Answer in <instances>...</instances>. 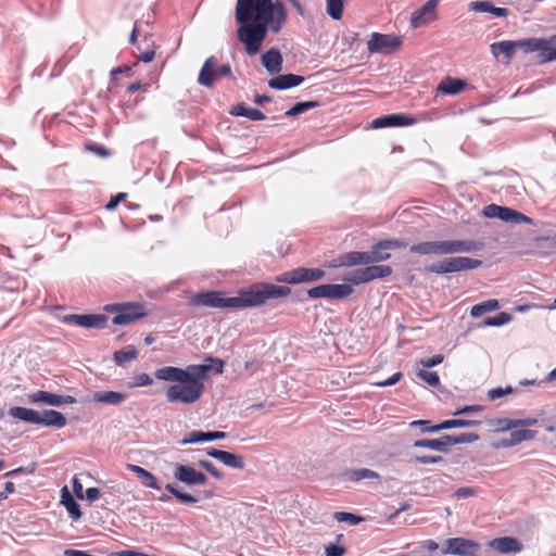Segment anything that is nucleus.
<instances>
[{
    "mask_svg": "<svg viewBox=\"0 0 556 556\" xmlns=\"http://www.w3.org/2000/svg\"><path fill=\"white\" fill-rule=\"evenodd\" d=\"M318 105V102L316 101H305V102H299L295 105H293L290 110H288L285 114L286 116H298L307 110L314 109Z\"/></svg>",
    "mask_w": 556,
    "mask_h": 556,
    "instance_id": "44",
    "label": "nucleus"
},
{
    "mask_svg": "<svg viewBox=\"0 0 556 556\" xmlns=\"http://www.w3.org/2000/svg\"><path fill=\"white\" fill-rule=\"evenodd\" d=\"M72 484H73V492H74L75 496L79 500H85V495H84L85 492L83 489V484L80 483V481L77 477L73 478Z\"/></svg>",
    "mask_w": 556,
    "mask_h": 556,
    "instance_id": "59",
    "label": "nucleus"
},
{
    "mask_svg": "<svg viewBox=\"0 0 556 556\" xmlns=\"http://www.w3.org/2000/svg\"><path fill=\"white\" fill-rule=\"evenodd\" d=\"M443 458L441 456H416L414 462L417 464H438L441 463Z\"/></svg>",
    "mask_w": 556,
    "mask_h": 556,
    "instance_id": "58",
    "label": "nucleus"
},
{
    "mask_svg": "<svg viewBox=\"0 0 556 556\" xmlns=\"http://www.w3.org/2000/svg\"><path fill=\"white\" fill-rule=\"evenodd\" d=\"M288 21L280 0H245V53L255 54L268 33L278 34Z\"/></svg>",
    "mask_w": 556,
    "mask_h": 556,
    "instance_id": "2",
    "label": "nucleus"
},
{
    "mask_svg": "<svg viewBox=\"0 0 556 556\" xmlns=\"http://www.w3.org/2000/svg\"><path fill=\"white\" fill-rule=\"evenodd\" d=\"M344 0H326V12L333 20L343 15Z\"/></svg>",
    "mask_w": 556,
    "mask_h": 556,
    "instance_id": "37",
    "label": "nucleus"
},
{
    "mask_svg": "<svg viewBox=\"0 0 556 556\" xmlns=\"http://www.w3.org/2000/svg\"><path fill=\"white\" fill-rule=\"evenodd\" d=\"M165 490L177 497L180 502L187 504H193L198 502V498L189 493L179 491L174 484L168 483L165 485Z\"/></svg>",
    "mask_w": 556,
    "mask_h": 556,
    "instance_id": "43",
    "label": "nucleus"
},
{
    "mask_svg": "<svg viewBox=\"0 0 556 556\" xmlns=\"http://www.w3.org/2000/svg\"><path fill=\"white\" fill-rule=\"evenodd\" d=\"M206 442L205 432L203 431H191L189 432L182 440L181 444H192V443H201Z\"/></svg>",
    "mask_w": 556,
    "mask_h": 556,
    "instance_id": "52",
    "label": "nucleus"
},
{
    "mask_svg": "<svg viewBox=\"0 0 556 556\" xmlns=\"http://www.w3.org/2000/svg\"><path fill=\"white\" fill-rule=\"evenodd\" d=\"M448 447L456 444L472 443L479 440V435L476 433H459V434H446Z\"/></svg>",
    "mask_w": 556,
    "mask_h": 556,
    "instance_id": "38",
    "label": "nucleus"
},
{
    "mask_svg": "<svg viewBox=\"0 0 556 556\" xmlns=\"http://www.w3.org/2000/svg\"><path fill=\"white\" fill-rule=\"evenodd\" d=\"M38 414H39V412H37L35 409L21 407V406H14L9 409V415L11 417L22 420V421L33 424V425H37Z\"/></svg>",
    "mask_w": 556,
    "mask_h": 556,
    "instance_id": "26",
    "label": "nucleus"
},
{
    "mask_svg": "<svg viewBox=\"0 0 556 556\" xmlns=\"http://www.w3.org/2000/svg\"><path fill=\"white\" fill-rule=\"evenodd\" d=\"M126 198V193H118L115 198H112L110 202L105 205V208L111 211L114 210L117 204Z\"/></svg>",
    "mask_w": 556,
    "mask_h": 556,
    "instance_id": "64",
    "label": "nucleus"
},
{
    "mask_svg": "<svg viewBox=\"0 0 556 556\" xmlns=\"http://www.w3.org/2000/svg\"><path fill=\"white\" fill-rule=\"evenodd\" d=\"M402 46V38L391 34L372 33L367 41V49L370 53L390 54Z\"/></svg>",
    "mask_w": 556,
    "mask_h": 556,
    "instance_id": "8",
    "label": "nucleus"
},
{
    "mask_svg": "<svg viewBox=\"0 0 556 556\" xmlns=\"http://www.w3.org/2000/svg\"><path fill=\"white\" fill-rule=\"evenodd\" d=\"M343 280L346 281V282L354 283V285H361V283L369 282V278H368V275H367L366 267L357 269V270H354V271L348 274L343 278Z\"/></svg>",
    "mask_w": 556,
    "mask_h": 556,
    "instance_id": "42",
    "label": "nucleus"
},
{
    "mask_svg": "<svg viewBox=\"0 0 556 556\" xmlns=\"http://www.w3.org/2000/svg\"><path fill=\"white\" fill-rule=\"evenodd\" d=\"M417 376L431 387H437L440 383V378L435 371H428L426 368H419Z\"/></svg>",
    "mask_w": 556,
    "mask_h": 556,
    "instance_id": "47",
    "label": "nucleus"
},
{
    "mask_svg": "<svg viewBox=\"0 0 556 556\" xmlns=\"http://www.w3.org/2000/svg\"><path fill=\"white\" fill-rule=\"evenodd\" d=\"M105 309L109 312H116V315L113 317L112 323L114 325L122 326L131 324L135 320L147 315L144 307L137 303L106 305Z\"/></svg>",
    "mask_w": 556,
    "mask_h": 556,
    "instance_id": "7",
    "label": "nucleus"
},
{
    "mask_svg": "<svg viewBox=\"0 0 556 556\" xmlns=\"http://www.w3.org/2000/svg\"><path fill=\"white\" fill-rule=\"evenodd\" d=\"M218 460H220L223 464H225L226 466H229L231 468L242 467L241 457L238 455H235L232 453H229V452L224 451Z\"/></svg>",
    "mask_w": 556,
    "mask_h": 556,
    "instance_id": "49",
    "label": "nucleus"
},
{
    "mask_svg": "<svg viewBox=\"0 0 556 556\" xmlns=\"http://www.w3.org/2000/svg\"><path fill=\"white\" fill-rule=\"evenodd\" d=\"M482 244L473 240L424 241L413 244L409 251L420 255H447L478 251Z\"/></svg>",
    "mask_w": 556,
    "mask_h": 556,
    "instance_id": "3",
    "label": "nucleus"
},
{
    "mask_svg": "<svg viewBox=\"0 0 556 556\" xmlns=\"http://www.w3.org/2000/svg\"><path fill=\"white\" fill-rule=\"evenodd\" d=\"M92 400L98 403L119 405L126 400V394L115 391H97L93 393Z\"/></svg>",
    "mask_w": 556,
    "mask_h": 556,
    "instance_id": "24",
    "label": "nucleus"
},
{
    "mask_svg": "<svg viewBox=\"0 0 556 556\" xmlns=\"http://www.w3.org/2000/svg\"><path fill=\"white\" fill-rule=\"evenodd\" d=\"M482 265L480 260L467 256H454L444 258L426 267V270L432 274L443 275L463 270L476 269Z\"/></svg>",
    "mask_w": 556,
    "mask_h": 556,
    "instance_id": "6",
    "label": "nucleus"
},
{
    "mask_svg": "<svg viewBox=\"0 0 556 556\" xmlns=\"http://www.w3.org/2000/svg\"><path fill=\"white\" fill-rule=\"evenodd\" d=\"M511 316L508 313L502 312L493 317H488L482 321V327H498L506 325L510 321Z\"/></svg>",
    "mask_w": 556,
    "mask_h": 556,
    "instance_id": "41",
    "label": "nucleus"
},
{
    "mask_svg": "<svg viewBox=\"0 0 556 556\" xmlns=\"http://www.w3.org/2000/svg\"><path fill=\"white\" fill-rule=\"evenodd\" d=\"M369 281L391 275L392 269L388 265H371L366 267Z\"/></svg>",
    "mask_w": 556,
    "mask_h": 556,
    "instance_id": "39",
    "label": "nucleus"
},
{
    "mask_svg": "<svg viewBox=\"0 0 556 556\" xmlns=\"http://www.w3.org/2000/svg\"><path fill=\"white\" fill-rule=\"evenodd\" d=\"M127 468L134 472L139 479L143 486L160 490L161 485L159 484L156 478L144 468L138 466V465H131L129 464Z\"/></svg>",
    "mask_w": 556,
    "mask_h": 556,
    "instance_id": "22",
    "label": "nucleus"
},
{
    "mask_svg": "<svg viewBox=\"0 0 556 556\" xmlns=\"http://www.w3.org/2000/svg\"><path fill=\"white\" fill-rule=\"evenodd\" d=\"M236 21L239 25L237 29V38L240 42H243V0H237Z\"/></svg>",
    "mask_w": 556,
    "mask_h": 556,
    "instance_id": "48",
    "label": "nucleus"
},
{
    "mask_svg": "<svg viewBox=\"0 0 556 556\" xmlns=\"http://www.w3.org/2000/svg\"><path fill=\"white\" fill-rule=\"evenodd\" d=\"M138 352L134 345H127L123 350L116 351L114 353V361L117 365H125L127 362L134 361L137 358Z\"/></svg>",
    "mask_w": 556,
    "mask_h": 556,
    "instance_id": "35",
    "label": "nucleus"
},
{
    "mask_svg": "<svg viewBox=\"0 0 556 556\" xmlns=\"http://www.w3.org/2000/svg\"><path fill=\"white\" fill-rule=\"evenodd\" d=\"M334 518L339 522H349L353 526L358 525L361 521H363L362 517L345 511L336 513Z\"/></svg>",
    "mask_w": 556,
    "mask_h": 556,
    "instance_id": "51",
    "label": "nucleus"
},
{
    "mask_svg": "<svg viewBox=\"0 0 556 556\" xmlns=\"http://www.w3.org/2000/svg\"><path fill=\"white\" fill-rule=\"evenodd\" d=\"M245 118H250L252 121H262L265 118V115L260 110L245 108Z\"/></svg>",
    "mask_w": 556,
    "mask_h": 556,
    "instance_id": "60",
    "label": "nucleus"
},
{
    "mask_svg": "<svg viewBox=\"0 0 556 556\" xmlns=\"http://www.w3.org/2000/svg\"><path fill=\"white\" fill-rule=\"evenodd\" d=\"M498 306L500 305H498L497 300H494V299L486 300L479 304L473 305L470 309V315L473 318H478V317L482 316L484 313L496 311L498 308Z\"/></svg>",
    "mask_w": 556,
    "mask_h": 556,
    "instance_id": "34",
    "label": "nucleus"
},
{
    "mask_svg": "<svg viewBox=\"0 0 556 556\" xmlns=\"http://www.w3.org/2000/svg\"><path fill=\"white\" fill-rule=\"evenodd\" d=\"M446 439H447V437L445 434L439 439L417 440L414 442L413 446L414 447H425V448L446 453L450 450L448 442Z\"/></svg>",
    "mask_w": 556,
    "mask_h": 556,
    "instance_id": "25",
    "label": "nucleus"
},
{
    "mask_svg": "<svg viewBox=\"0 0 556 556\" xmlns=\"http://www.w3.org/2000/svg\"><path fill=\"white\" fill-rule=\"evenodd\" d=\"M353 288L348 283L341 285H320L314 287L307 291V295L309 299H344L352 294Z\"/></svg>",
    "mask_w": 556,
    "mask_h": 556,
    "instance_id": "11",
    "label": "nucleus"
},
{
    "mask_svg": "<svg viewBox=\"0 0 556 556\" xmlns=\"http://www.w3.org/2000/svg\"><path fill=\"white\" fill-rule=\"evenodd\" d=\"M552 60H556V36L549 40L545 39V45H543L542 61Z\"/></svg>",
    "mask_w": 556,
    "mask_h": 556,
    "instance_id": "46",
    "label": "nucleus"
},
{
    "mask_svg": "<svg viewBox=\"0 0 556 556\" xmlns=\"http://www.w3.org/2000/svg\"><path fill=\"white\" fill-rule=\"evenodd\" d=\"M369 264L367 252L353 251L340 257L339 266H355Z\"/></svg>",
    "mask_w": 556,
    "mask_h": 556,
    "instance_id": "28",
    "label": "nucleus"
},
{
    "mask_svg": "<svg viewBox=\"0 0 556 556\" xmlns=\"http://www.w3.org/2000/svg\"><path fill=\"white\" fill-rule=\"evenodd\" d=\"M536 435V432L533 430L528 429H521V430H515L510 433V443L514 445L520 444L523 441H530L533 440Z\"/></svg>",
    "mask_w": 556,
    "mask_h": 556,
    "instance_id": "40",
    "label": "nucleus"
},
{
    "mask_svg": "<svg viewBox=\"0 0 556 556\" xmlns=\"http://www.w3.org/2000/svg\"><path fill=\"white\" fill-rule=\"evenodd\" d=\"M261 61L269 74H277L282 70V54L276 48H271L263 53Z\"/></svg>",
    "mask_w": 556,
    "mask_h": 556,
    "instance_id": "18",
    "label": "nucleus"
},
{
    "mask_svg": "<svg viewBox=\"0 0 556 556\" xmlns=\"http://www.w3.org/2000/svg\"><path fill=\"white\" fill-rule=\"evenodd\" d=\"M407 243L402 240L391 239V240H383L382 247L388 248V250H394V249H401L405 248Z\"/></svg>",
    "mask_w": 556,
    "mask_h": 556,
    "instance_id": "61",
    "label": "nucleus"
},
{
    "mask_svg": "<svg viewBox=\"0 0 556 556\" xmlns=\"http://www.w3.org/2000/svg\"><path fill=\"white\" fill-rule=\"evenodd\" d=\"M470 10L475 12H488L498 17L508 15V10L505 8H497L489 1H475L470 3Z\"/></svg>",
    "mask_w": 556,
    "mask_h": 556,
    "instance_id": "27",
    "label": "nucleus"
},
{
    "mask_svg": "<svg viewBox=\"0 0 556 556\" xmlns=\"http://www.w3.org/2000/svg\"><path fill=\"white\" fill-rule=\"evenodd\" d=\"M153 383V379L148 374H139L134 378V384L136 387H148Z\"/></svg>",
    "mask_w": 556,
    "mask_h": 556,
    "instance_id": "56",
    "label": "nucleus"
},
{
    "mask_svg": "<svg viewBox=\"0 0 556 556\" xmlns=\"http://www.w3.org/2000/svg\"><path fill=\"white\" fill-rule=\"evenodd\" d=\"M414 118L403 114H391L378 117L372 122L374 128L392 127V126H408L414 123Z\"/></svg>",
    "mask_w": 556,
    "mask_h": 556,
    "instance_id": "20",
    "label": "nucleus"
},
{
    "mask_svg": "<svg viewBox=\"0 0 556 556\" xmlns=\"http://www.w3.org/2000/svg\"><path fill=\"white\" fill-rule=\"evenodd\" d=\"M481 422L478 420H469V419H450L444 421V427L447 429L452 428H464V427H473L478 426Z\"/></svg>",
    "mask_w": 556,
    "mask_h": 556,
    "instance_id": "50",
    "label": "nucleus"
},
{
    "mask_svg": "<svg viewBox=\"0 0 556 556\" xmlns=\"http://www.w3.org/2000/svg\"><path fill=\"white\" fill-rule=\"evenodd\" d=\"M345 478L350 481L357 482L364 479H378L379 475L371 469L361 468L345 472Z\"/></svg>",
    "mask_w": 556,
    "mask_h": 556,
    "instance_id": "36",
    "label": "nucleus"
},
{
    "mask_svg": "<svg viewBox=\"0 0 556 556\" xmlns=\"http://www.w3.org/2000/svg\"><path fill=\"white\" fill-rule=\"evenodd\" d=\"M84 495H85V500L93 502L99 498L100 490L98 488H88Z\"/></svg>",
    "mask_w": 556,
    "mask_h": 556,
    "instance_id": "63",
    "label": "nucleus"
},
{
    "mask_svg": "<svg viewBox=\"0 0 556 556\" xmlns=\"http://www.w3.org/2000/svg\"><path fill=\"white\" fill-rule=\"evenodd\" d=\"M190 304L208 308H235L243 306V298L241 292L239 296L227 298L219 291H202L190 298Z\"/></svg>",
    "mask_w": 556,
    "mask_h": 556,
    "instance_id": "4",
    "label": "nucleus"
},
{
    "mask_svg": "<svg viewBox=\"0 0 556 556\" xmlns=\"http://www.w3.org/2000/svg\"><path fill=\"white\" fill-rule=\"evenodd\" d=\"M291 289L271 283H256L245 290V307L263 305L268 299L287 296Z\"/></svg>",
    "mask_w": 556,
    "mask_h": 556,
    "instance_id": "5",
    "label": "nucleus"
},
{
    "mask_svg": "<svg viewBox=\"0 0 556 556\" xmlns=\"http://www.w3.org/2000/svg\"><path fill=\"white\" fill-rule=\"evenodd\" d=\"M108 317L101 314L81 315L79 326L85 328L102 329L106 326Z\"/></svg>",
    "mask_w": 556,
    "mask_h": 556,
    "instance_id": "31",
    "label": "nucleus"
},
{
    "mask_svg": "<svg viewBox=\"0 0 556 556\" xmlns=\"http://www.w3.org/2000/svg\"><path fill=\"white\" fill-rule=\"evenodd\" d=\"M67 424L66 417L54 409H45L38 414L37 425L43 427H53L56 429L64 428Z\"/></svg>",
    "mask_w": 556,
    "mask_h": 556,
    "instance_id": "17",
    "label": "nucleus"
},
{
    "mask_svg": "<svg viewBox=\"0 0 556 556\" xmlns=\"http://www.w3.org/2000/svg\"><path fill=\"white\" fill-rule=\"evenodd\" d=\"M491 425L497 432H504L517 428L516 419L511 418H498L492 420Z\"/></svg>",
    "mask_w": 556,
    "mask_h": 556,
    "instance_id": "45",
    "label": "nucleus"
},
{
    "mask_svg": "<svg viewBox=\"0 0 556 556\" xmlns=\"http://www.w3.org/2000/svg\"><path fill=\"white\" fill-rule=\"evenodd\" d=\"M513 388L511 387H506V388H494V389H491L488 391V396L490 400L492 401H495V400H498L501 399L502 396L506 395V394H510L513 393Z\"/></svg>",
    "mask_w": 556,
    "mask_h": 556,
    "instance_id": "53",
    "label": "nucleus"
},
{
    "mask_svg": "<svg viewBox=\"0 0 556 556\" xmlns=\"http://www.w3.org/2000/svg\"><path fill=\"white\" fill-rule=\"evenodd\" d=\"M205 470L211 472L215 478H220L219 471L215 468V466L208 460H200L199 463Z\"/></svg>",
    "mask_w": 556,
    "mask_h": 556,
    "instance_id": "62",
    "label": "nucleus"
},
{
    "mask_svg": "<svg viewBox=\"0 0 556 556\" xmlns=\"http://www.w3.org/2000/svg\"><path fill=\"white\" fill-rule=\"evenodd\" d=\"M465 83L456 78H446L442 80L438 86V91L444 94H457L463 91Z\"/></svg>",
    "mask_w": 556,
    "mask_h": 556,
    "instance_id": "30",
    "label": "nucleus"
},
{
    "mask_svg": "<svg viewBox=\"0 0 556 556\" xmlns=\"http://www.w3.org/2000/svg\"><path fill=\"white\" fill-rule=\"evenodd\" d=\"M478 495V489L470 486H463L455 490L453 496L456 498H466Z\"/></svg>",
    "mask_w": 556,
    "mask_h": 556,
    "instance_id": "54",
    "label": "nucleus"
},
{
    "mask_svg": "<svg viewBox=\"0 0 556 556\" xmlns=\"http://www.w3.org/2000/svg\"><path fill=\"white\" fill-rule=\"evenodd\" d=\"M439 2L440 0H428L421 8L415 10L410 15V26L419 28L437 21Z\"/></svg>",
    "mask_w": 556,
    "mask_h": 556,
    "instance_id": "14",
    "label": "nucleus"
},
{
    "mask_svg": "<svg viewBox=\"0 0 556 556\" xmlns=\"http://www.w3.org/2000/svg\"><path fill=\"white\" fill-rule=\"evenodd\" d=\"M517 50L516 40H504L498 42H493L490 46V51L495 59H500L503 54L505 58V63L508 64L513 59L515 52Z\"/></svg>",
    "mask_w": 556,
    "mask_h": 556,
    "instance_id": "19",
    "label": "nucleus"
},
{
    "mask_svg": "<svg viewBox=\"0 0 556 556\" xmlns=\"http://www.w3.org/2000/svg\"><path fill=\"white\" fill-rule=\"evenodd\" d=\"M443 362V355L438 354L427 359H421L418 364L422 368H431L434 367Z\"/></svg>",
    "mask_w": 556,
    "mask_h": 556,
    "instance_id": "55",
    "label": "nucleus"
},
{
    "mask_svg": "<svg viewBox=\"0 0 556 556\" xmlns=\"http://www.w3.org/2000/svg\"><path fill=\"white\" fill-rule=\"evenodd\" d=\"M224 363L219 358L208 357L203 364L188 365L186 368L164 366L154 372L156 379L170 384L166 390L169 403L193 404L198 402L205 390L204 380L212 375L223 372Z\"/></svg>",
    "mask_w": 556,
    "mask_h": 556,
    "instance_id": "1",
    "label": "nucleus"
},
{
    "mask_svg": "<svg viewBox=\"0 0 556 556\" xmlns=\"http://www.w3.org/2000/svg\"><path fill=\"white\" fill-rule=\"evenodd\" d=\"M174 477L187 485H203L206 482V476L203 472L188 465L176 464Z\"/></svg>",
    "mask_w": 556,
    "mask_h": 556,
    "instance_id": "15",
    "label": "nucleus"
},
{
    "mask_svg": "<svg viewBox=\"0 0 556 556\" xmlns=\"http://www.w3.org/2000/svg\"><path fill=\"white\" fill-rule=\"evenodd\" d=\"M383 240L372 245L371 250L367 252L369 264L379 263L390 258L388 248L382 247Z\"/></svg>",
    "mask_w": 556,
    "mask_h": 556,
    "instance_id": "32",
    "label": "nucleus"
},
{
    "mask_svg": "<svg viewBox=\"0 0 556 556\" xmlns=\"http://www.w3.org/2000/svg\"><path fill=\"white\" fill-rule=\"evenodd\" d=\"M325 271L320 268H296L286 271L277 277V281L286 283H302L317 281L324 278Z\"/></svg>",
    "mask_w": 556,
    "mask_h": 556,
    "instance_id": "12",
    "label": "nucleus"
},
{
    "mask_svg": "<svg viewBox=\"0 0 556 556\" xmlns=\"http://www.w3.org/2000/svg\"><path fill=\"white\" fill-rule=\"evenodd\" d=\"M517 49H522L525 52H543V45H545V39L541 38H529L516 40Z\"/></svg>",
    "mask_w": 556,
    "mask_h": 556,
    "instance_id": "33",
    "label": "nucleus"
},
{
    "mask_svg": "<svg viewBox=\"0 0 556 556\" xmlns=\"http://www.w3.org/2000/svg\"><path fill=\"white\" fill-rule=\"evenodd\" d=\"M304 81V77L294 74H285L271 78L268 86L273 89L285 90L299 86Z\"/></svg>",
    "mask_w": 556,
    "mask_h": 556,
    "instance_id": "21",
    "label": "nucleus"
},
{
    "mask_svg": "<svg viewBox=\"0 0 556 556\" xmlns=\"http://www.w3.org/2000/svg\"><path fill=\"white\" fill-rule=\"evenodd\" d=\"M479 549L480 544L476 541L465 538H452L445 541L442 553L457 556H469L478 553Z\"/></svg>",
    "mask_w": 556,
    "mask_h": 556,
    "instance_id": "13",
    "label": "nucleus"
},
{
    "mask_svg": "<svg viewBox=\"0 0 556 556\" xmlns=\"http://www.w3.org/2000/svg\"><path fill=\"white\" fill-rule=\"evenodd\" d=\"M28 402L31 404L43 403L50 406H60L59 394L47 391H36L28 395Z\"/></svg>",
    "mask_w": 556,
    "mask_h": 556,
    "instance_id": "29",
    "label": "nucleus"
},
{
    "mask_svg": "<svg viewBox=\"0 0 556 556\" xmlns=\"http://www.w3.org/2000/svg\"><path fill=\"white\" fill-rule=\"evenodd\" d=\"M489 546L501 554H516L523 548L521 542L513 536L493 539L489 542Z\"/></svg>",
    "mask_w": 556,
    "mask_h": 556,
    "instance_id": "16",
    "label": "nucleus"
},
{
    "mask_svg": "<svg viewBox=\"0 0 556 556\" xmlns=\"http://www.w3.org/2000/svg\"><path fill=\"white\" fill-rule=\"evenodd\" d=\"M230 72L228 64L218 67V60L215 56H210L199 73L198 81L204 87H212L215 79L229 75Z\"/></svg>",
    "mask_w": 556,
    "mask_h": 556,
    "instance_id": "10",
    "label": "nucleus"
},
{
    "mask_svg": "<svg viewBox=\"0 0 556 556\" xmlns=\"http://www.w3.org/2000/svg\"><path fill=\"white\" fill-rule=\"evenodd\" d=\"M326 556H343L345 548L336 544H329L325 548Z\"/></svg>",
    "mask_w": 556,
    "mask_h": 556,
    "instance_id": "57",
    "label": "nucleus"
},
{
    "mask_svg": "<svg viewBox=\"0 0 556 556\" xmlns=\"http://www.w3.org/2000/svg\"><path fill=\"white\" fill-rule=\"evenodd\" d=\"M482 214L486 218H498L505 223L513 224H532V219L516 210L506 206H500L496 204H490L485 206Z\"/></svg>",
    "mask_w": 556,
    "mask_h": 556,
    "instance_id": "9",
    "label": "nucleus"
},
{
    "mask_svg": "<svg viewBox=\"0 0 556 556\" xmlns=\"http://www.w3.org/2000/svg\"><path fill=\"white\" fill-rule=\"evenodd\" d=\"M61 503L65 506L73 520L77 521L81 518L80 507L66 486L61 490Z\"/></svg>",
    "mask_w": 556,
    "mask_h": 556,
    "instance_id": "23",
    "label": "nucleus"
}]
</instances>
